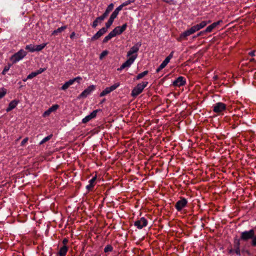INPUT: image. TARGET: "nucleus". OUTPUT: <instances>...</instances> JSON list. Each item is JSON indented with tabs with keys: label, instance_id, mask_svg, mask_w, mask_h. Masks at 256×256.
<instances>
[{
	"label": "nucleus",
	"instance_id": "1",
	"mask_svg": "<svg viewBox=\"0 0 256 256\" xmlns=\"http://www.w3.org/2000/svg\"><path fill=\"white\" fill-rule=\"evenodd\" d=\"M148 82H143L138 84L134 87L132 91L131 95L133 97H136L142 92L144 89L148 86Z\"/></svg>",
	"mask_w": 256,
	"mask_h": 256
},
{
	"label": "nucleus",
	"instance_id": "2",
	"mask_svg": "<svg viewBox=\"0 0 256 256\" xmlns=\"http://www.w3.org/2000/svg\"><path fill=\"white\" fill-rule=\"evenodd\" d=\"M27 52L24 50H20L14 54L10 58L13 63H16L20 60L22 59L26 55Z\"/></svg>",
	"mask_w": 256,
	"mask_h": 256
},
{
	"label": "nucleus",
	"instance_id": "3",
	"mask_svg": "<svg viewBox=\"0 0 256 256\" xmlns=\"http://www.w3.org/2000/svg\"><path fill=\"white\" fill-rule=\"evenodd\" d=\"M196 32V31L194 28V26H192L190 28L182 32L180 35V36L177 38V40L179 42H181L184 40H186L188 36L194 34Z\"/></svg>",
	"mask_w": 256,
	"mask_h": 256
},
{
	"label": "nucleus",
	"instance_id": "4",
	"mask_svg": "<svg viewBox=\"0 0 256 256\" xmlns=\"http://www.w3.org/2000/svg\"><path fill=\"white\" fill-rule=\"evenodd\" d=\"M254 236V230L253 229L249 231H244L241 233L240 239L244 241H247L248 240L253 238Z\"/></svg>",
	"mask_w": 256,
	"mask_h": 256
},
{
	"label": "nucleus",
	"instance_id": "5",
	"mask_svg": "<svg viewBox=\"0 0 256 256\" xmlns=\"http://www.w3.org/2000/svg\"><path fill=\"white\" fill-rule=\"evenodd\" d=\"M226 108V104L221 102H218L212 106V110L215 113L222 112L224 111Z\"/></svg>",
	"mask_w": 256,
	"mask_h": 256
},
{
	"label": "nucleus",
	"instance_id": "6",
	"mask_svg": "<svg viewBox=\"0 0 256 256\" xmlns=\"http://www.w3.org/2000/svg\"><path fill=\"white\" fill-rule=\"evenodd\" d=\"M142 46L140 42H137L134 46H132L130 50L128 52L126 56L127 57H130L132 56L137 54V52L139 50L140 48Z\"/></svg>",
	"mask_w": 256,
	"mask_h": 256
},
{
	"label": "nucleus",
	"instance_id": "7",
	"mask_svg": "<svg viewBox=\"0 0 256 256\" xmlns=\"http://www.w3.org/2000/svg\"><path fill=\"white\" fill-rule=\"evenodd\" d=\"M148 224V220L142 217L140 220H136L134 222V226L138 229H142Z\"/></svg>",
	"mask_w": 256,
	"mask_h": 256
},
{
	"label": "nucleus",
	"instance_id": "8",
	"mask_svg": "<svg viewBox=\"0 0 256 256\" xmlns=\"http://www.w3.org/2000/svg\"><path fill=\"white\" fill-rule=\"evenodd\" d=\"M187 204L188 200L186 199L182 198L176 202L175 208L178 212H180L186 206Z\"/></svg>",
	"mask_w": 256,
	"mask_h": 256
},
{
	"label": "nucleus",
	"instance_id": "9",
	"mask_svg": "<svg viewBox=\"0 0 256 256\" xmlns=\"http://www.w3.org/2000/svg\"><path fill=\"white\" fill-rule=\"evenodd\" d=\"M119 84H115L114 85L110 87L106 88L100 94V96H104L110 93L111 92L116 90Z\"/></svg>",
	"mask_w": 256,
	"mask_h": 256
},
{
	"label": "nucleus",
	"instance_id": "10",
	"mask_svg": "<svg viewBox=\"0 0 256 256\" xmlns=\"http://www.w3.org/2000/svg\"><path fill=\"white\" fill-rule=\"evenodd\" d=\"M186 84L185 78L183 76H180L173 82L172 85L174 86L180 87L185 85Z\"/></svg>",
	"mask_w": 256,
	"mask_h": 256
},
{
	"label": "nucleus",
	"instance_id": "11",
	"mask_svg": "<svg viewBox=\"0 0 256 256\" xmlns=\"http://www.w3.org/2000/svg\"><path fill=\"white\" fill-rule=\"evenodd\" d=\"M95 88L94 86L92 85L89 86L88 88L84 90L79 96V98H86L92 92Z\"/></svg>",
	"mask_w": 256,
	"mask_h": 256
},
{
	"label": "nucleus",
	"instance_id": "12",
	"mask_svg": "<svg viewBox=\"0 0 256 256\" xmlns=\"http://www.w3.org/2000/svg\"><path fill=\"white\" fill-rule=\"evenodd\" d=\"M138 56V54L132 56L123 64L125 68H129L134 62Z\"/></svg>",
	"mask_w": 256,
	"mask_h": 256
},
{
	"label": "nucleus",
	"instance_id": "13",
	"mask_svg": "<svg viewBox=\"0 0 256 256\" xmlns=\"http://www.w3.org/2000/svg\"><path fill=\"white\" fill-rule=\"evenodd\" d=\"M222 22V20H220L216 22L212 23V24L208 26L206 28V32H210L214 28H215L218 26L220 25Z\"/></svg>",
	"mask_w": 256,
	"mask_h": 256
},
{
	"label": "nucleus",
	"instance_id": "14",
	"mask_svg": "<svg viewBox=\"0 0 256 256\" xmlns=\"http://www.w3.org/2000/svg\"><path fill=\"white\" fill-rule=\"evenodd\" d=\"M106 32L105 28H102L92 38V40H95L98 39L101 36Z\"/></svg>",
	"mask_w": 256,
	"mask_h": 256
},
{
	"label": "nucleus",
	"instance_id": "15",
	"mask_svg": "<svg viewBox=\"0 0 256 256\" xmlns=\"http://www.w3.org/2000/svg\"><path fill=\"white\" fill-rule=\"evenodd\" d=\"M105 17L102 14L101 16L97 17L96 19L93 22L92 26V28H96L98 24H100L105 19Z\"/></svg>",
	"mask_w": 256,
	"mask_h": 256
},
{
	"label": "nucleus",
	"instance_id": "16",
	"mask_svg": "<svg viewBox=\"0 0 256 256\" xmlns=\"http://www.w3.org/2000/svg\"><path fill=\"white\" fill-rule=\"evenodd\" d=\"M18 100H13L10 102L8 104V106L6 109V112H9L14 109L18 104Z\"/></svg>",
	"mask_w": 256,
	"mask_h": 256
},
{
	"label": "nucleus",
	"instance_id": "17",
	"mask_svg": "<svg viewBox=\"0 0 256 256\" xmlns=\"http://www.w3.org/2000/svg\"><path fill=\"white\" fill-rule=\"evenodd\" d=\"M210 22V21L209 20L208 22L206 21H202L199 24H196L194 26V28L195 29L196 31L197 32L199 30H200L202 28L205 26H206V24Z\"/></svg>",
	"mask_w": 256,
	"mask_h": 256
},
{
	"label": "nucleus",
	"instance_id": "18",
	"mask_svg": "<svg viewBox=\"0 0 256 256\" xmlns=\"http://www.w3.org/2000/svg\"><path fill=\"white\" fill-rule=\"evenodd\" d=\"M96 176H95L89 180V182H88L89 184L86 186V188L88 191L91 190H92V188H93V187L96 184L95 182H96Z\"/></svg>",
	"mask_w": 256,
	"mask_h": 256
},
{
	"label": "nucleus",
	"instance_id": "19",
	"mask_svg": "<svg viewBox=\"0 0 256 256\" xmlns=\"http://www.w3.org/2000/svg\"><path fill=\"white\" fill-rule=\"evenodd\" d=\"M68 251V247L66 246H63L60 249L58 252L59 256H65Z\"/></svg>",
	"mask_w": 256,
	"mask_h": 256
},
{
	"label": "nucleus",
	"instance_id": "20",
	"mask_svg": "<svg viewBox=\"0 0 256 256\" xmlns=\"http://www.w3.org/2000/svg\"><path fill=\"white\" fill-rule=\"evenodd\" d=\"M114 8V4H110L106 8V11L102 14V15L106 18L108 15L109 13Z\"/></svg>",
	"mask_w": 256,
	"mask_h": 256
},
{
	"label": "nucleus",
	"instance_id": "21",
	"mask_svg": "<svg viewBox=\"0 0 256 256\" xmlns=\"http://www.w3.org/2000/svg\"><path fill=\"white\" fill-rule=\"evenodd\" d=\"M66 28H67V26H61L60 28H59L58 29L54 30L52 32V34L53 35L57 34L62 32Z\"/></svg>",
	"mask_w": 256,
	"mask_h": 256
},
{
	"label": "nucleus",
	"instance_id": "22",
	"mask_svg": "<svg viewBox=\"0 0 256 256\" xmlns=\"http://www.w3.org/2000/svg\"><path fill=\"white\" fill-rule=\"evenodd\" d=\"M73 84L72 82V81H71L70 80H68V82H66L64 84L63 86L61 87L60 88V90H66L67 88H68L72 85Z\"/></svg>",
	"mask_w": 256,
	"mask_h": 256
},
{
	"label": "nucleus",
	"instance_id": "23",
	"mask_svg": "<svg viewBox=\"0 0 256 256\" xmlns=\"http://www.w3.org/2000/svg\"><path fill=\"white\" fill-rule=\"evenodd\" d=\"M234 248H240V240L236 238H234Z\"/></svg>",
	"mask_w": 256,
	"mask_h": 256
},
{
	"label": "nucleus",
	"instance_id": "24",
	"mask_svg": "<svg viewBox=\"0 0 256 256\" xmlns=\"http://www.w3.org/2000/svg\"><path fill=\"white\" fill-rule=\"evenodd\" d=\"M35 47L36 46L34 45L30 44L26 45L25 48L26 50H28L29 52H35Z\"/></svg>",
	"mask_w": 256,
	"mask_h": 256
},
{
	"label": "nucleus",
	"instance_id": "25",
	"mask_svg": "<svg viewBox=\"0 0 256 256\" xmlns=\"http://www.w3.org/2000/svg\"><path fill=\"white\" fill-rule=\"evenodd\" d=\"M110 32L114 36H116V35L120 34H121L120 32V28L119 26L116 27Z\"/></svg>",
	"mask_w": 256,
	"mask_h": 256
},
{
	"label": "nucleus",
	"instance_id": "26",
	"mask_svg": "<svg viewBox=\"0 0 256 256\" xmlns=\"http://www.w3.org/2000/svg\"><path fill=\"white\" fill-rule=\"evenodd\" d=\"M46 46V43H44L40 45L35 46V51L39 52L42 50Z\"/></svg>",
	"mask_w": 256,
	"mask_h": 256
},
{
	"label": "nucleus",
	"instance_id": "27",
	"mask_svg": "<svg viewBox=\"0 0 256 256\" xmlns=\"http://www.w3.org/2000/svg\"><path fill=\"white\" fill-rule=\"evenodd\" d=\"M148 70H145V71L143 72H142L139 74H138L136 76V80H138L142 78L143 77H144L146 74H148Z\"/></svg>",
	"mask_w": 256,
	"mask_h": 256
},
{
	"label": "nucleus",
	"instance_id": "28",
	"mask_svg": "<svg viewBox=\"0 0 256 256\" xmlns=\"http://www.w3.org/2000/svg\"><path fill=\"white\" fill-rule=\"evenodd\" d=\"M114 37L112 34L110 32L109 34L106 36L103 40V43H106L108 40H110L112 38Z\"/></svg>",
	"mask_w": 256,
	"mask_h": 256
},
{
	"label": "nucleus",
	"instance_id": "29",
	"mask_svg": "<svg viewBox=\"0 0 256 256\" xmlns=\"http://www.w3.org/2000/svg\"><path fill=\"white\" fill-rule=\"evenodd\" d=\"M113 250V247L110 244H108L104 248V252H110Z\"/></svg>",
	"mask_w": 256,
	"mask_h": 256
},
{
	"label": "nucleus",
	"instance_id": "30",
	"mask_svg": "<svg viewBox=\"0 0 256 256\" xmlns=\"http://www.w3.org/2000/svg\"><path fill=\"white\" fill-rule=\"evenodd\" d=\"M113 21L111 20L108 19V21L106 23V27L102 28H105L106 30V32L108 30V29L112 26L113 23Z\"/></svg>",
	"mask_w": 256,
	"mask_h": 256
},
{
	"label": "nucleus",
	"instance_id": "31",
	"mask_svg": "<svg viewBox=\"0 0 256 256\" xmlns=\"http://www.w3.org/2000/svg\"><path fill=\"white\" fill-rule=\"evenodd\" d=\"M52 134H50L43 138L42 140L40 142V144H42L46 142L47 141L49 140L52 138Z\"/></svg>",
	"mask_w": 256,
	"mask_h": 256
},
{
	"label": "nucleus",
	"instance_id": "32",
	"mask_svg": "<svg viewBox=\"0 0 256 256\" xmlns=\"http://www.w3.org/2000/svg\"><path fill=\"white\" fill-rule=\"evenodd\" d=\"M59 108V105L57 104H55L52 105L51 107H50L48 110H50V111L52 112H54L56 111L58 108Z\"/></svg>",
	"mask_w": 256,
	"mask_h": 256
},
{
	"label": "nucleus",
	"instance_id": "33",
	"mask_svg": "<svg viewBox=\"0 0 256 256\" xmlns=\"http://www.w3.org/2000/svg\"><path fill=\"white\" fill-rule=\"evenodd\" d=\"M118 26L120 28V34H122L126 30V28L128 26V25L126 23V24H124L122 26Z\"/></svg>",
	"mask_w": 256,
	"mask_h": 256
},
{
	"label": "nucleus",
	"instance_id": "34",
	"mask_svg": "<svg viewBox=\"0 0 256 256\" xmlns=\"http://www.w3.org/2000/svg\"><path fill=\"white\" fill-rule=\"evenodd\" d=\"M118 26L120 28V34H122L126 30V28L128 26V25L126 23V24H124L122 26Z\"/></svg>",
	"mask_w": 256,
	"mask_h": 256
},
{
	"label": "nucleus",
	"instance_id": "35",
	"mask_svg": "<svg viewBox=\"0 0 256 256\" xmlns=\"http://www.w3.org/2000/svg\"><path fill=\"white\" fill-rule=\"evenodd\" d=\"M92 119V118L90 117V115H88L82 120V122L84 124H86L89 122Z\"/></svg>",
	"mask_w": 256,
	"mask_h": 256
},
{
	"label": "nucleus",
	"instance_id": "36",
	"mask_svg": "<svg viewBox=\"0 0 256 256\" xmlns=\"http://www.w3.org/2000/svg\"><path fill=\"white\" fill-rule=\"evenodd\" d=\"M36 76H38V74L36 72H32L28 76L26 79H32L34 77Z\"/></svg>",
	"mask_w": 256,
	"mask_h": 256
},
{
	"label": "nucleus",
	"instance_id": "37",
	"mask_svg": "<svg viewBox=\"0 0 256 256\" xmlns=\"http://www.w3.org/2000/svg\"><path fill=\"white\" fill-rule=\"evenodd\" d=\"M82 80V78L81 77L78 76L73 79H71L70 80H71V81H72V82L74 84V83L76 82L78 83H80V80Z\"/></svg>",
	"mask_w": 256,
	"mask_h": 256
},
{
	"label": "nucleus",
	"instance_id": "38",
	"mask_svg": "<svg viewBox=\"0 0 256 256\" xmlns=\"http://www.w3.org/2000/svg\"><path fill=\"white\" fill-rule=\"evenodd\" d=\"M100 111V110H94L92 112L90 113V114H89L90 117L93 118H95L97 114V113L98 112Z\"/></svg>",
	"mask_w": 256,
	"mask_h": 256
},
{
	"label": "nucleus",
	"instance_id": "39",
	"mask_svg": "<svg viewBox=\"0 0 256 256\" xmlns=\"http://www.w3.org/2000/svg\"><path fill=\"white\" fill-rule=\"evenodd\" d=\"M134 2V0H128L126 2H123L122 4L124 5V6H125L130 4Z\"/></svg>",
	"mask_w": 256,
	"mask_h": 256
},
{
	"label": "nucleus",
	"instance_id": "40",
	"mask_svg": "<svg viewBox=\"0 0 256 256\" xmlns=\"http://www.w3.org/2000/svg\"><path fill=\"white\" fill-rule=\"evenodd\" d=\"M108 54V52L107 50H104L100 54V60L102 59V58L106 56Z\"/></svg>",
	"mask_w": 256,
	"mask_h": 256
},
{
	"label": "nucleus",
	"instance_id": "41",
	"mask_svg": "<svg viewBox=\"0 0 256 256\" xmlns=\"http://www.w3.org/2000/svg\"><path fill=\"white\" fill-rule=\"evenodd\" d=\"M166 66L164 65L162 63L160 64V66H158V68L156 70V72H160L162 69H163L164 68H165Z\"/></svg>",
	"mask_w": 256,
	"mask_h": 256
},
{
	"label": "nucleus",
	"instance_id": "42",
	"mask_svg": "<svg viewBox=\"0 0 256 256\" xmlns=\"http://www.w3.org/2000/svg\"><path fill=\"white\" fill-rule=\"evenodd\" d=\"M6 90H2V91H0V99L3 98L6 94Z\"/></svg>",
	"mask_w": 256,
	"mask_h": 256
},
{
	"label": "nucleus",
	"instance_id": "43",
	"mask_svg": "<svg viewBox=\"0 0 256 256\" xmlns=\"http://www.w3.org/2000/svg\"><path fill=\"white\" fill-rule=\"evenodd\" d=\"M51 112H52L50 111V110H49L48 109L47 110H46V112H44L42 116L44 117L48 116L50 114Z\"/></svg>",
	"mask_w": 256,
	"mask_h": 256
},
{
	"label": "nucleus",
	"instance_id": "44",
	"mask_svg": "<svg viewBox=\"0 0 256 256\" xmlns=\"http://www.w3.org/2000/svg\"><path fill=\"white\" fill-rule=\"evenodd\" d=\"M252 245L254 246H256V236H254L252 240Z\"/></svg>",
	"mask_w": 256,
	"mask_h": 256
},
{
	"label": "nucleus",
	"instance_id": "45",
	"mask_svg": "<svg viewBox=\"0 0 256 256\" xmlns=\"http://www.w3.org/2000/svg\"><path fill=\"white\" fill-rule=\"evenodd\" d=\"M206 32V30H204L201 31L200 32L198 33L196 36H194V38H195L198 37L199 36H202V34H205Z\"/></svg>",
	"mask_w": 256,
	"mask_h": 256
},
{
	"label": "nucleus",
	"instance_id": "46",
	"mask_svg": "<svg viewBox=\"0 0 256 256\" xmlns=\"http://www.w3.org/2000/svg\"><path fill=\"white\" fill-rule=\"evenodd\" d=\"M46 70V68H40L39 70H37L36 71V72L37 74H42V72H44V70Z\"/></svg>",
	"mask_w": 256,
	"mask_h": 256
},
{
	"label": "nucleus",
	"instance_id": "47",
	"mask_svg": "<svg viewBox=\"0 0 256 256\" xmlns=\"http://www.w3.org/2000/svg\"><path fill=\"white\" fill-rule=\"evenodd\" d=\"M117 17L116 15H115L114 13H112L109 18L110 20H111L114 22V20Z\"/></svg>",
	"mask_w": 256,
	"mask_h": 256
},
{
	"label": "nucleus",
	"instance_id": "48",
	"mask_svg": "<svg viewBox=\"0 0 256 256\" xmlns=\"http://www.w3.org/2000/svg\"><path fill=\"white\" fill-rule=\"evenodd\" d=\"M234 252L238 255V256H240V248H234Z\"/></svg>",
	"mask_w": 256,
	"mask_h": 256
},
{
	"label": "nucleus",
	"instance_id": "49",
	"mask_svg": "<svg viewBox=\"0 0 256 256\" xmlns=\"http://www.w3.org/2000/svg\"><path fill=\"white\" fill-rule=\"evenodd\" d=\"M28 140V138H24L21 142V146H24Z\"/></svg>",
	"mask_w": 256,
	"mask_h": 256
},
{
	"label": "nucleus",
	"instance_id": "50",
	"mask_svg": "<svg viewBox=\"0 0 256 256\" xmlns=\"http://www.w3.org/2000/svg\"><path fill=\"white\" fill-rule=\"evenodd\" d=\"M9 68H10V67H9V66H6V67L4 68V70H3L2 72V74H6V72L7 71H8V70Z\"/></svg>",
	"mask_w": 256,
	"mask_h": 256
},
{
	"label": "nucleus",
	"instance_id": "51",
	"mask_svg": "<svg viewBox=\"0 0 256 256\" xmlns=\"http://www.w3.org/2000/svg\"><path fill=\"white\" fill-rule=\"evenodd\" d=\"M124 7V5L122 4H120V6H119L117 8H116V9L119 12L120 11L122 8Z\"/></svg>",
	"mask_w": 256,
	"mask_h": 256
},
{
	"label": "nucleus",
	"instance_id": "52",
	"mask_svg": "<svg viewBox=\"0 0 256 256\" xmlns=\"http://www.w3.org/2000/svg\"><path fill=\"white\" fill-rule=\"evenodd\" d=\"M68 242V240L67 238H65L62 240V244H64V246H66Z\"/></svg>",
	"mask_w": 256,
	"mask_h": 256
},
{
	"label": "nucleus",
	"instance_id": "53",
	"mask_svg": "<svg viewBox=\"0 0 256 256\" xmlns=\"http://www.w3.org/2000/svg\"><path fill=\"white\" fill-rule=\"evenodd\" d=\"M248 54L252 56H255V51L253 50L248 53Z\"/></svg>",
	"mask_w": 256,
	"mask_h": 256
},
{
	"label": "nucleus",
	"instance_id": "54",
	"mask_svg": "<svg viewBox=\"0 0 256 256\" xmlns=\"http://www.w3.org/2000/svg\"><path fill=\"white\" fill-rule=\"evenodd\" d=\"M174 51H172L170 54L168 56L170 59H171L172 57H173V56H174Z\"/></svg>",
	"mask_w": 256,
	"mask_h": 256
},
{
	"label": "nucleus",
	"instance_id": "55",
	"mask_svg": "<svg viewBox=\"0 0 256 256\" xmlns=\"http://www.w3.org/2000/svg\"><path fill=\"white\" fill-rule=\"evenodd\" d=\"M75 32H72V34H70V38L71 39H73L74 36H75Z\"/></svg>",
	"mask_w": 256,
	"mask_h": 256
},
{
	"label": "nucleus",
	"instance_id": "56",
	"mask_svg": "<svg viewBox=\"0 0 256 256\" xmlns=\"http://www.w3.org/2000/svg\"><path fill=\"white\" fill-rule=\"evenodd\" d=\"M112 13H114L115 15H116L118 16L119 12L116 9H115V10L112 12Z\"/></svg>",
	"mask_w": 256,
	"mask_h": 256
},
{
	"label": "nucleus",
	"instance_id": "57",
	"mask_svg": "<svg viewBox=\"0 0 256 256\" xmlns=\"http://www.w3.org/2000/svg\"><path fill=\"white\" fill-rule=\"evenodd\" d=\"M125 68L124 66V64H122L120 68L118 69V70H122L124 69Z\"/></svg>",
	"mask_w": 256,
	"mask_h": 256
},
{
	"label": "nucleus",
	"instance_id": "58",
	"mask_svg": "<svg viewBox=\"0 0 256 256\" xmlns=\"http://www.w3.org/2000/svg\"><path fill=\"white\" fill-rule=\"evenodd\" d=\"M170 59L167 56L165 60H164L167 63H168L170 61Z\"/></svg>",
	"mask_w": 256,
	"mask_h": 256
},
{
	"label": "nucleus",
	"instance_id": "59",
	"mask_svg": "<svg viewBox=\"0 0 256 256\" xmlns=\"http://www.w3.org/2000/svg\"><path fill=\"white\" fill-rule=\"evenodd\" d=\"M163 0L167 3H170L171 2H172V0Z\"/></svg>",
	"mask_w": 256,
	"mask_h": 256
},
{
	"label": "nucleus",
	"instance_id": "60",
	"mask_svg": "<svg viewBox=\"0 0 256 256\" xmlns=\"http://www.w3.org/2000/svg\"><path fill=\"white\" fill-rule=\"evenodd\" d=\"M162 64L164 65L165 66H166L168 64V63H167L164 60V61L162 62Z\"/></svg>",
	"mask_w": 256,
	"mask_h": 256
},
{
	"label": "nucleus",
	"instance_id": "61",
	"mask_svg": "<svg viewBox=\"0 0 256 256\" xmlns=\"http://www.w3.org/2000/svg\"><path fill=\"white\" fill-rule=\"evenodd\" d=\"M234 252V250H232V249H231V250H229L228 253H229V254H232V252Z\"/></svg>",
	"mask_w": 256,
	"mask_h": 256
},
{
	"label": "nucleus",
	"instance_id": "62",
	"mask_svg": "<svg viewBox=\"0 0 256 256\" xmlns=\"http://www.w3.org/2000/svg\"><path fill=\"white\" fill-rule=\"evenodd\" d=\"M250 62H255V59H254V58H251V59L250 60Z\"/></svg>",
	"mask_w": 256,
	"mask_h": 256
},
{
	"label": "nucleus",
	"instance_id": "63",
	"mask_svg": "<svg viewBox=\"0 0 256 256\" xmlns=\"http://www.w3.org/2000/svg\"><path fill=\"white\" fill-rule=\"evenodd\" d=\"M27 80H28V79H26V78H25V79H24V80H23V81H24V82H26Z\"/></svg>",
	"mask_w": 256,
	"mask_h": 256
}]
</instances>
